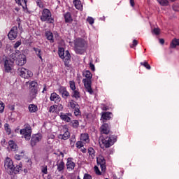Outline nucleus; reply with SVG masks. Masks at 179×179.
Segmentation results:
<instances>
[{
  "mask_svg": "<svg viewBox=\"0 0 179 179\" xmlns=\"http://www.w3.org/2000/svg\"><path fill=\"white\" fill-rule=\"evenodd\" d=\"M69 104L70 106V107L71 108H75V107L79 106V104H78V102H76L75 100L73 99H71L69 101Z\"/></svg>",
  "mask_w": 179,
  "mask_h": 179,
  "instance_id": "obj_35",
  "label": "nucleus"
},
{
  "mask_svg": "<svg viewBox=\"0 0 179 179\" xmlns=\"http://www.w3.org/2000/svg\"><path fill=\"white\" fill-rule=\"evenodd\" d=\"M45 92H47V84L43 85V90L42 91V93H45Z\"/></svg>",
  "mask_w": 179,
  "mask_h": 179,
  "instance_id": "obj_59",
  "label": "nucleus"
},
{
  "mask_svg": "<svg viewBox=\"0 0 179 179\" xmlns=\"http://www.w3.org/2000/svg\"><path fill=\"white\" fill-rule=\"evenodd\" d=\"M13 64H15V62L12 59L4 60L3 68L6 73H10V72H12V69H13Z\"/></svg>",
  "mask_w": 179,
  "mask_h": 179,
  "instance_id": "obj_8",
  "label": "nucleus"
},
{
  "mask_svg": "<svg viewBox=\"0 0 179 179\" xmlns=\"http://www.w3.org/2000/svg\"><path fill=\"white\" fill-rule=\"evenodd\" d=\"M20 55V52L18 50H16L15 51V52H13L10 57V58H12V61H13V62H15V61H16L17 59V57Z\"/></svg>",
  "mask_w": 179,
  "mask_h": 179,
  "instance_id": "obj_28",
  "label": "nucleus"
},
{
  "mask_svg": "<svg viewBox=\"0 0 179 179\" xmlns=\"http://www.w3.org/2000/svg\"><path fill=\"white\" fill-rule=\"evenodd\" d=\"M140 64H141V65H142L143 66L146 68V69H151L150 64L149 63H148V62H141Z\"/></svg>",
  "mask_w": 179,
  "mask_h": 179,
  "instance_id": "obj_44",
  "label": "nucleus"
},
{
  "mask_svg": "<svg viewBox=\"0 0 179 179\" xmlns=\"http://www.w3.org/2000/svg\"><path fill=\"white\" fill-rule=\"evenodd\" d=\"M76 164L72 162V158H68L66 162L67 170H73L75 169Z\"/></svg>",
  "mask_w": 179,
  "mask_h": 179,
  "instance_id": "obj_21",
  "label": "nucleus"
},
{
  "mask_svg": "<svg viewBox=\"0 0 179 179\" xmlns=\"http://www.w3.org/2000/svg\"><path fill=\"white\" fill-rule=\"evenodd\" d=\"M29 90H30V96L32 99H36L37 96L38 91V83L36 81H31L29 82Z\"/></svg>",
  "mask_w": 179,
  "mask_h": 179,
  "instance_id": "obj_6",
  "label": "nucleus"
},
{
  "mask_svg": "<svg viewBox=\"0 0 179 179\" xmlns=\"http://www.w3.org/2000/svg\"><path fill=\"white\" fill-rule=\"evenodd\" d=\"M138 45V41L136 39H134L133 41V44L130 46L131 48H134V47H136Z\"/></svg>",
  "mask_w": 179,
  "mask_h": 179,
  "instance_id": "obj_54",
  "label": "nucleus"
},
{
  "mask_svg": "<svg viewBox=\"0 0 179 179\" xmlns=\"http://www.w3.org/2000/svg\"><path fill=\"white\" fill-rule=\"evenodd\" d=\"M58 54L60 58H65V50L64 49V48H59Z\"/></svg>",
  "mask_w": 179,
  "mask_h": 179,
  "instance_id": "obj_34",
  "label": "nucleus"
},
{
  "mask_svg": "<svg viewBox=\"0 0 179 179\" xmlns=\"http://www.w3.org/2000/svg\"><path fill=\"white\" fill-rule=\"evenodd\" d=\"M43 139V135L41 134H33L31 138V146L34 147L38 142Z\"/></svg>",
  "mask_w": 179,
  "mask_h": 179,
  "instance_id": "obj_9",
  "label": "nucleus"
},
{
  "mask_svg": "<svg viewBox=\"0 0 179 179\" xmlns=\"http://www.w3.org/2000/svg\"><path fill=\"white\" fill-rule=\"evenodd\" d=\"M99 166H100L102 171H104V170H106V164H100Z\"/></svg>",
  "mask_w": 179,
  "mask_h": 179,
  "instance_id": "obj_56",
  "label": "nucleus"
},
{
  "mask_svg": "<svg viewBox=\"0 0 179 179\" xmlns=\"http://www.w3.org/2000/svg\"><path fill=\"white\" fill-rule=\"evenodd\" d=\"M64 17L65 20V23H72L73 19L72 18V14L70 12H67L64 14Z\"/></svg>",
  "mask_w": 179,
  "mask_h": 179,
  "instance_id": "obj_20",
  "label": "nucleus"
},
{
  "mask_svg": "<svg viewBox=\"0 0 179 179\" xmlns=\"http://www.w3.org/2000/svg\"><path fill=\"white\" fill-rule=\"evenodd\" d=\"M56 166H57V171L59 173H61V171H64V170H65V163L63 160H61L59 162H57Z\"/></svg>",
  "mask_w": 179,
  "mask_h": 179,
  "instance_id": "obj_22",
  "label": "nucleus"
},
{
  "mask_svg": "<svg viewBox=\"0 0 179 179\" xmlns=\"http://www.w3.org/2000/svg\"><path fill=\"white\" fill-rule=\"evenodd\" d=\"M28 108L29 113H36L38 110V108L34 104H29Z\"/></svg>",
  "mask_w": 179,
  "mask_h": 179,
  "instance_id": "obj_30",
  "label": "nucleus"
},
{
  "mask_svg": "<svg viewBox=\"0 0 179 179\" xmlns=\"http://www.w3.org/2000/svg\"><path fill=\"white\" fill-rule=\"evenodd\" d=\"M71 60H64V65L66 68H70L71 67V64H69Z\"/></svg>",
  "mask_w": 179,
  "mask_h": 179,
  "instance_id": "obj_53",
  "label": "nucleus"
},
{
  "mask_svg": "<svg viewBox=\"0 0 179 179\" xmlns=\"http://www.w3.org/2000/svg\"><path fill=\"white\" fill-rule=\"evenodd\" d=\"M4 167L8 173V171H10L13 168L15 167V165L13 164V161L9 157H7L4 162Z\"/></svg>",
  "mask_w": 179,
  "mask_h": 179,
  "instance_id": "obj_12",
  "label": "nucleus"
},
{
  "mask_svg": "<svg viewBox=\"0 0 179 179\" xmlns=\"http://www.w3.org/2000/svg\"><path fill=\"white\" fill-rule=\"evenodd\" d=\"M85 42L82 38H78L74 42V50L77 54H83V48H85Z\"/></svg>",
  "mask_w": 179,
  "mask_h": 179,
  "instance_id": "obj_4",
  "label": "nucleus"
},
{
  "mask_svg": "<svg viewBox=\"0 0 179 179\" xmlns=\"http://www.w3.org/2000/svg\"><path fill=\"white\" fill-rule=\"evenodd\" d=\"M83 179H93V177H92L89 173H85Z\"/></svg>",
  "mask_w": 179,
  "mask_h": 179,
  "instance_id": "obj_51",
  "label": "nucleus"
},
{
  "mask_svg": "<svg viewBox=\"0 0 179 179\" xmlns=\"http://www.w3.org/2000/svg\"><path fill=\"white\" fill-rule=\"evenodd\" d=\"M80 108L79 107V105H77L76 107L73 108V110H74V115H76V117H78V115H80V114H82Z\"/></svg>",
  "mask_w": 179,
  "mask_h": 179,
  "instance_id": "obj_33",
  "label": "nucleus"
},
{
  "mask_svg": "<svg viewBox=\"0 0 179 179\" xmlns=\"http://www.w3.org/2000/svg\"><path fill=\"white\" fill-rule=\"evenodd\" d=\"M41 171L43 174H48V169L47 165H43L41 167Z\"/></svg>",
  "mask_w": 179,
  "mask_h": 179,
  "instance_id": "obj_43",
  "label": "nucleus"
},
{
  "mask_svg": "<svg viewBox=\"0 0 179 179\" xmlns=\"http://www.w3.org/2000/svg\"><path fill=\"white\" fill-rule=\"evenodd\" d=\"M157 2L162 6H169V1L168 0H157Z\"/></svg>",
  "mask_w": 179,
  "mask_h": 179,
  "instance_id": "obj_36",
  "label": "nucleus"
},
{
  "mask_svg": "<svg viewBox=\"0 0 179 179\" xmlns=\"http://www.w3.org/2000/svg\"><path fill=\"white\" fill-rule=\"evenodd\" d=\"M83 75L86 78L83 80V83L84 84V86L86 89V92H87L90 94H93L94 91L93 89H92V72H90L89 70H87L83 72Z\"/></svg>",
  "mask_w": 179,
  "mask_h": 179,
  "instance_id": "obj_2",
  "label": "nucleus"
},
{
  "mask_svg": "<svg viewBox=\"0 0 179 179\" xmlns=\"http://www.w3.org/2000/svg\"><path fill=\"white\" fill-rule=\"evenodd\" d=\"M45 37L47 38V40H49L50 43H54V35L52 34V32L46 31Z\"/></svg>",
  "mask_w": 179,
  "mask_h": 179,
  "instance_id": "obj_29",
  "label": "nucleus"
},
{
  "mask_svg": "<svg viewBox=\"0 0 179 179\" xmlns=\"http://www.w3.org/2000/svg\"><path fill=\"white\" fill-rule=\"evenodd\" d=\"M177 45H179V39L174 38L173 40H172L170 47L171 48H176Z\"/></svg>",
  "mask_w": 179,
  "mask_h": 179,
  "instance_id": "obj_32",
  "label": "nucleus"
},
{
  "mask_svg": "<svg viewBox=\"0 0 179 179\" xmlns=\"http://www.w3.org/2000/svg\"><path fill=\"white\" fill-rule=\"evenodd\" d=\"M90 159H94L96 157V151L94 148H89L87 150Z\"/></svg>",
  "mask_w": 179,
  "mask_h": 179,
  "instance_id": "obj_27",
  "label": "nucleus"
},
{
  "mask_svg": "<svg viewBox=\"0 0 179 179\" xmlns=\"http://www.w3.org/2000/svg\"><path fill=\"white\" fill-rule=\"evenodd\" d=\"M90 68L91 71H92L93 72H94V71H96L94 64H93V63H92V62L90 63Z\"/></svg>",
  "mask_w": 179,
  "mask_h": 179,
  "instance_id": "obj_55",
  "label": "nucleus"
},
{
  "mask_svg": "<svg viewBox=\"0 0 179 179\" xmlns=\"http://www.w3.org/2000/svg\"><path fill=\"white\" fill-rule=\"evenodd\" d=\"M55 106H57V105H53L50 107L49 113H55Z\"/></svg>",
  "mask_w": 179,
  "mask_h": 179,
  "instance_id": "obj_52",
  "label": "nucleus"
},
{
  "mask_svg": "<svg viewBox=\"0 0 179 179\" xmlns=\"http://www.w3.org/2000/svg\"><path fill=\"white\" fill-rule=\"evenodd\" d=\"M76 142V138L75 137L71 138L70 139V145L71 146H75V143Z\"/></svg>",
  "mask_w": 179,
  "mask_h": 179,
  "instance_id": "obj_49",
  "label": "nucleus"
},
{
  "mask_svg": "<svg viewBox=\"0 0 179 179\" xmlns=\"http://www.w3.org/2000/svg\"><path fill=\"white\" fill-rule=\"evenodd\" d=\"M73 128H74L75 129H76L77 128H79V121L78 120H73L71 122Z\"/></svg>",
  "mask_w": 179,
  "mask_h": 179,
  "instance_id": "obj_37",
  "label": "nucleus"
},
{
  "mask_svg": "<svg viewBox=\"0 0 179 179\" xmlns=\"http://www.w3.org/2000/svg\"><path fill=\"white\" fill-rule=\"evenodd\" d=\"M100 129L101 134L103 135L101 138L102 145H103V148H106V149L111 148L117 142L118 137L115 135L110 134L111 127L107 123H103Z\"/></svg>",
  "mask_w": 179,
  "mask_h": 179,
  "instance_id": "obj_1",
  "label": "nucleus"
},
{
  "mask_svg": "<svg viewBox=\"0 0 179 179\" xmlns=\"http://www.w3.org/2000/svg\"><path fill=\"white\" fill-rule=\"evenodd\" d=\"M85 143H83V141H77L76 143V146L78 149H81V148H83V146H85L84 145Z\"/></svg>",
  "mask_w": 179,
  "mask_h": 179,
  "instance_id": "obj_42",
  "label": "nucleus"
},
{
  "mask_svg": "<svg viewBox=\"0 0 179 179\" xmlns=\"http://www.w3.org/2000/svg\"><path fill=\"white\" fill-rule=\"evenodd\" d=\"M22 170V164L17 165L16 167H13L10 171H8V174H10V176H12V174H17L19 171Z\"/></svg>",
  "mask_w": 179,
  "mask_h": 179,
  "instance_id": "obj_18",
  "label": "nucleus"
},
{
  "mask_svg": "<svg viewBox=\"0 0 179 179\" xmlns=\"http://www.w3.org/2000/svg\"><path fill=\"white\" fill-rule=\"evenodd\" d=\"M9 40H15L17 37V27L15 26L11 28L8 34Z\"/></svg>",
  "mask_w": 179,
  "mask_h": 179,
  "instance_id": "obj_11",
  "label": "nucleus"
},
{
  "mask_svg": "<svg viewBox=\"0 0 179 179\" xmlns=\"http://www.w3.org/2000/svg\"><path fill=\"white\" fill-rule=\"evenodd\" d=\"M96 163L98 165L106 164V159H104L103 155H99V157L96 158Z\"/></svg>",
  "mask_w": 179,
  "mask_h": 179,
  "instance_id": "obj_31",
  "label": "nucleus"
},
{
  "mask_svg": "<svg viewBox=\"0 0 179 179\" xmlns=\"http://www.w3.org/2000/svg\"><path fill=\"white\" fill-rule=\"evenodd\" d=\"M18 73L20 76H21V78H24V79H29V78H33V72L25 68L18 69Z\"/></svg>",
  "mask_w": 179,
  "mask_h": 179,
  "instance_id": "obj_7",
  "label": "nucleus"
},
{
  "mask_svg": "<svg viewBox=\"0 0 179 179\" xmlns=\"http://www.w3.org/2000/svg\"><path fill=\"white\" fill-rule=\"evenodd\" d=\"M94 171L96 176H101V172L100 171V169H99V167L97 166H94Z\"/></svg>",
  "mask_w": 179,
  "mask_h": 179,
  "instance_id": "obj_47",
  "label": "nucleus"
},
{
  "mask_svg": "<svg viewBox=\"0 0 179 179\" xmlns=\"http://www.w3.org/2000/svg\"><path fill=\"white\" fill-rule=\"evenodd\" d=\"M69 85H70V89L72 91L76 90V84H75V81L73 80L69 81Z\"/></svg>",
  "mask_w": 179,
  "mask_h": 179,
  "instance_id": "obj_41",
  "label": "nucleus"
},
{
  "mask_svg": "<svg viewBox=\"0 0 179 179\" xmlns=\"http://www.w3.org/2000/svg\"><path fill=\"white\" fill-rule=\"evenodd\" d=\"M50 101H54V103H55L56 104H59V103H61V96L55 93V92H52L51 94H50Z\"/></svg>",
  "mask_w": 179,
  "mask_h": 179,
  "instance_id": "obj_13",
  "label": "nucleus"
},
{
  "mask_svg": "<svg viewBox=\"0 0 179 179\" xmlns=\"http://www.w3.org/2000/svg\"><path fill=\"white\" fill-rule=\"evenodd\" d=\"M72 117V114L71 113H60V118L62 121H64L65 122H71V117Z\"/></svg>",
  "mask_w": 179,
  "mask_h": 179,
  "instance_id": "obj_16",
  "label": "nucleus"
},
{
  "mask_svg": "<svg viewBox=\"0 0 179 179\" xmlns=\"http://www.w3.org/2000/svg\"><path fill=\"white\" fill-rule=\"evenodd\" d=\"M152 33H154V34H155L156 36H159V34H160V29L154 28L152 30Z\"/></svg>",
  "mask_w": 179,
  "mask_h": 179,
  "instance_id": "obj_46",
  "label": "nucleus"
},
{
  "mask_svg": "<svg viewBox=\"0 0 179 179\" xmlns=\"http://www.w3.org/2000/svg\"><path fill=\"white\" fill-rule=\"evenodd\" d=\"M87 21L90 24H93V23H94V19H93V17H88L87 19Z\"/></svg>",
  "mask_w": 179,
  "mask_h": 179,
  "instance_id": "obj_50",
  "label": "nucleus"
},
{
  "mask_svg": "<svg viewBox=\"0 0 179 179\" xmlns=\"http://www.w3.org/2000/svg\"><path fill=\"white\" fill-rule=\"evenodd\" d=\"M159 43L160 44H164V39L163 38L159 39Z\"/></svg>",
  "mask_w": 179,
  "mask_h": 179,
  "instance_id": "obj_64",
  "label": "nucleus"
},
{
  "mask_svg": "<svg viewBox=\"0 0 179 179\" xmlns=\"http://www.w3.org/2000/svg\"><path fill=\"white\" fill-rule=\"evenodd\" d=\"M70 136H71V133H69V131L67 130L64 133V134L59 135V139L66 141L69 139Z\"/></svg>",
  "mask_w": 179,
  "mask_h": 179,
  "instance_id": "obj_23",
  "label": "nucleus"
},
{
  "mask_svg": "<svg viewBox=\"0 0 179 179\" xmlns=\"http://www.w3.org/2000/svg\"><path fill=\"white\" fill-rule=\"evenodd\" d=\"M65 57H71V54L69 53V51L66 50L65 52Z\"/></svg>",
  "mask_w": 179,
  "mask_h": 179,
  "instance_id": "obj_62",
  "label": "nucleus"
},
{
  "mask_svg": "<svg viewBox=\"0 0 179 179\" xmlns=\"http://www.w3.org/2000/svg\"><path fill=\"white\" fill-rule=\"evenodd\" d=\"M41 22H46V23L53 24L55 20L54 17H52V14L51 13V10L48 8H44L42 10V15L41 16Z\"/></svg>",
  "mask_w": 179,
  "mask_h": 179,
  "instance_id": "obj_3",
  "label": "nucleus"
},
{
  "mask_svg": "<svg viewBox=\"0 0 179 179\" xmlns=\"http://www.w3.org/2000/svg\"><path fill=\"white\" fill-rule=\"evenodd\" d=\"M18 29H19V30H21V31H22V30H23V27H22L20 22H18Z\"/></svg>",
  "mask_w": 179,
  "mask_h": 179,
  "instance_id": "obj_63",
  "label": "nucleus"
},
{
  "mask_svg": "<svg viewBox=\"0 0 179 179\" xmlns=\"http://www.w3.org/2000/svg\"><path fill=\"white\" fill-rule=\"evenodd\" d=\"M17 5L22 6V3H24L25 6H27V0H15Z\"/></svg>",
  "mask_w": 179,
  "mask_h": 179,
  "instance_id": "obj_40",
  "label": "nucleus"
},
{
  "mask_svg": "<svg viewBox=\"0 0 179 179\" xmlns=\"http://www.w3.org/2000/svg\"><path fill=\"white\" fill-rule=\"evenodd\" d=\"M73 3L76 8L78 10H82L83 9V6L82 5V2L80 0H73Z\"/></svg>",
  "mask_w": 179,
  "mask_h": 179,
  "instance_id": "obj_24",
  "label": "nucleus"
},
{
  "mask_svg": "<svg viewBox=\"0 0 179 179\" xmlns=\"http://www.w3.org/2000/svg\"><path fill=\"white\" fill-rule=\"evenodd\" d=\"M58 92L59 94H61L62 99H64V100H66L68 97H69V92L66 90V87L60 86L58 89Z\"/></svg>",
  "mask_w": 179,
  "mask_h": 179,
  "instance_id": "obj_10",
  "label": "nucleus"
},
{
  "mask_svg": "<svg viewBox=\"0 0 179 179\" xmlns=\"http://www.w3.org/2000/svg\"><path fill=\"white\" fill-rule=\"evenodd\" d=\"M22 45V41H17L15 44H14V48H19L20 45Z\"/></svg>",
  "mask_w": 179,
  "mask_h": 179,
  "instance_id": "obj_48",
  "label": "nucleus"
},
{
  "mask_svg": "<svg viewBox=\"0 0 179 179\" xmlns=\"http://www.w3.org/2000/svg\"><path fill=\"white\" fill-rule=\"evenodd\" d=\"M71 97L75 99V100H79L80 99V92H79L78 89L73 90Z\"/></svg>",
  "mask_w": 179,
  "mask_h": 179,
  "instance_id": "obj_26",
  "label": "nucleus"
},
{
  "mask_svg": "<svg viewBox=\"0 0 179 179\" xmlns=\"http://www.w3.org/2000/svg\"><path fill=\"white\" fill-rule=\"evenodd\" d=\"M24 156V152L22 151V152H20V155L16 154L15 155V159L16 160H22V159H23Z\"/></svg>",
  "mask_w": 179,
  "mask_h": 179,
  "instance_id": "obj_39",
  "label": "nucleus"
},
{
  "mask_svg": "<svg viewBox=\"0 0 179 179\" xmlns=\"http://www.w3.org/2000/svg\"><path fill=\"white\" fill-rule=\"evenodd\" d=\"M113 113L111 112H104L101 115L102 122L106 123L107 121H110L111 120V116Z\"/></svg>",
  "mask_w": 179,
  "mask_h": 179,
  "instance_id": "obj_15",
  "label": "nucleus"
},
{
  "mask_svg": "<svg viewBox=\"0 0 179 179\" xmlns=\"http://www.w3.org/2000/svg\"><path fill=\"white\" fill-rule=\"evenodd\" d=\"M4 129L8 135H10V134H12V130L9 128V124L6 123L4 124Z\"/></svg>",
  "mask_w": 179,
  "mask_h": 179,
  "instance_id": "obj_38",
  "label": "nucleus"
},
{
  "mask_svg": "<svg viewBox=\"0 0 179 179\" xmlns=\"http://www.w3.org/2000/svg\"><path fill=\"white\" fill-rule=\"evenodd\" d=\"M64 61H71V56H64Z\"/></svg>",
  "mask_w": 179,
  "mask_h": 179,
  "instance_id": "obj_58",
  "label": "nucleus"
},
{
  "mask_svg": "<svg viewBox=\"0 0 179 179\" xmlns=\"http://www.w3.org/2000/svg\"><path fill=\"white\" fill-rule=\"evenodd\" d=\"M80 151L82 152V153H86L87 152V149H86L85 148H81Z\"/></svg>",
  "mask_w": 179,
  "mask_h": 179,
  "instance_id": "obj_61",
  "label": "nucleus"
},
{
  "mask_svg": "<svg viewBox=\"0 0 179 179\" xmlns=\"http://www.w3.org/2000/svg\"><path fill=\"white\" fill-rule=\"evenodd\" d=\"M3 110H5V103L0 101V113H3Z\"/></svg>",
  "mask_w": 179,
  "mask_h": 179,
  "instance_id": "obj_45",
  "label": "nucleus"
},
{
  "mask_svg": "<svg viewBox=\"0 0 179 179\" xmlns=\"http://www.w3.org/2000/svg\"><path fill=\"white\" fill-rule=\"evenodd\" d=\"M129 3L131 8H134L135 6V0H129Z\"/></svg>",
  "mask_w": 179,
  "mask_h": 179,
  "instance_id": "obj_57",
  "label": "nucleus"
},
{
  "mask_svg": "<svg viewBox=\"0 0 179 179\" xmlns=\"http://www.w3.org/2000/svg\"><path fill=\"white\" fill-rule=\"evenodd\" d=\"M36 4L38 6H39V8H41V5H43V3L41 2V1H36Z\"/></svg>",
  "mask_w": 179,
  "mask_h": 179,
  "instance_id": "obj_60",
  "label": "nucleus"
},
{
  "mask_svg": "<svg viewBox=\"0 0 179 179\" xmlns=\"http://www.w3.org/2000/svg\"><path fill=\"white\" fill-rule=\"evenodd\" d=\"M15 61L17 65L20 66H23V65H24V64L27 62L26 56L24 55L20 54V55L17 57Z\"/></svg>",
  "mask_w": 179,
  "mask_h": 179,
  "instance_id": "obj_14",
  "label": "nucleus"
},
{
  "mask_svg": "<svg viewBox=\"0 0 179 179\" xmlns=\"http://www.w3.org/2000/svg\"><path fill=\"white\" fill-rule=\"evenodd\" d=\"M33 50L38 58L43 61V51H41V49L38 48H33Z\"/></svg>",
  "mask_w": 179,
  "mask_h": 179,
  "instance_id": "obj_25",
  "label": "nucleus"
},
{
  "mask_svg": "<svg viewBox=\"0 0 179 179\" xmlns=\"http://www.w3.org/2000/svg\"><path fill=\"white\" fill-rule=\"evenodd\" d=\"M8 149H10L11 152H16V150H17V144H16V142H15V141L10 140L8 141Z\"/></svg>",
  "mask_w": 179,
  "mask_h": 179,
  "instance_id": "obj_17",
  "label": "nucleus"
},
{
  "mask_svg": "<svg viewBox=\"0 0 179 179\" xmlns=\"http://www.w3.org/2000/svg\"><path fill=\"white\" fill-rule=\"evenodd\" d=\"M20 135H23L26 141H30L31 138V126L28 123L24 124V129L20 131Z\"/></svg>",
  "mask_w": 179,
  "mask_h": 179,
  "instance_id": "obj_5",
  "label": "nucleus"
},
{
  "mask_svg": "<svg viewBox=\"0 0 179 179\" xmlns=\"http://www.w3.org/2000/svg\"><path fill=\"white\" fill-rule=\"evenodd\" d=\"M80 141H83V143H84V145H86V143H90V138H89V134L87 133L81 134Z\"/></svg>",
  "mask_w": 179,
  "mask_h": 179,
  "instance_id": "obj_19",
  "label": "nucleus"
}]
</instances>
